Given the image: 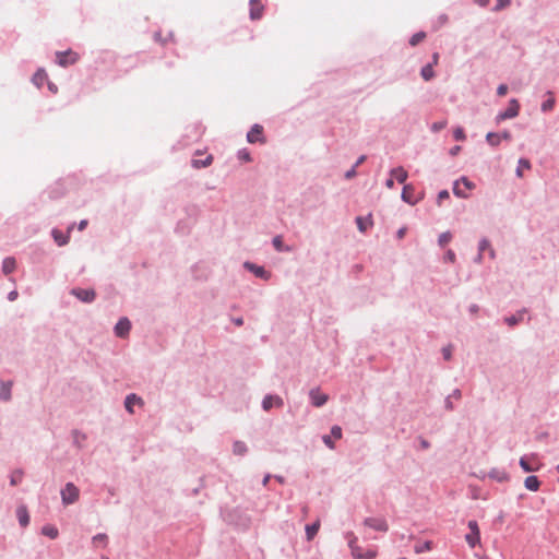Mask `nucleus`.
<instances>
[{
    "label": "nucleus",
    "mask_w": 559,
    "mask_h": 559,
    "mask_svg": "<svg viewBox=\"0 0 559 559\" xmlns=\"http://www.w3.org/2000/svg\"><path fill=\"white\" fill-rule=\"evenodd\" d=\"M431 549H432V542H430V540L425 542L421 546H416L415 547V551L417 554L430 551Z\"/></svg>",
    "instance_id": "ea45409f"
},
{
    "label": "nucleus",
    "mask_w": 559,
    "mask_h": 559,
    "mask_svg": "<svg viewBox=\"0 0 559 559\" xmlns=\"http://www.w3.org/2000/svg\"><path fill=\"white\" fill-rule=\"evenodd\" d=\"M385 186L389 188V189H392L394 187V179L391 177L386 180L385 182Z\"/></svg>",
    "instance_id": "bf43d9fd"
},
{
    "label": "nucleus",
    "mask_w": 559,
    "mask_h": 559,
    "mask_svg": "<svg viewBox=\"0 0 559 559\" xmlns=\"http://www.w3.org/2000/svg\"><path fill=\"white\" fill-rule=\"evenodd\" d=\"M402 199L409 204H415L419 201V198L415 197V189L412 185L404 186Z\"/></svg>",
    "instance_id": "4468645a"
},
{
    "label": "nucleus",
    "mask_w": 559,
    "mask_h": 559,
    "mask_svg": "<svg viewBox=\"0 0 559 559\" xmlns=\"http://www.w3.org/2000/svg\"><path fill=\"white\" fill-rule=\"evenodd\" d=\"M453 136L456 141H463L465 140V133H464V130L462 128H456L454 131H453Z\"/></svg>",
    "instance_id": "37998d69"
},
{
    "label": "nucleus",
    "mask_w": 559,
    "mask_h": 559,
    "mask_svg": "<svg viewBox=\"0 0 559 559\" xmlns=\"http://www.w3.org/2000/svg\"><path fill=\"white\" fill-rule=\"evenodd\" d=\"M320 528V521L317 520L313 524L306 526V535L307 539L311 540L317 535L318 531Z\"/></svg>",
    "instance_id": "a878e982"
},
{
    "label": "nucleus",
    "mask_w": 559,
    "mask_h": 559,
    "mask_svg": "<svg viewBox=\"0 0 559 559\" xmlns=\"http://www.w3.org/2000/svg\"><path fill=\"white\" fill-rule=\"evenodd\" d=\"M475 188V183L468 180L466 177H462L460 180L454 182L453 193L459 198H468L467 191Z\"/></svg>",
    "instance_id": "f257e3e1"
},
{
    "label": "nucleus",
    "mask_w": 559,
    "mask_h": 559,
    "mask_svg": "<svg viewBox=\"0 0 559 559\" xmlns=\"http://www.w3.org/2000/svg\"><path fill=\"white\" fill-rule=\"evenodd\" d=\"M323 442L330 448L334 449V443L331 440V436H323Z\"/></svg>",
    "instance_id": "8fccbe9b"
},
{
    "label": "nucleus",
    "mask_w": 559,
    "mask_h": 559,
    "mask_svg": "<svg viewBox=\"0 0 559 559\" xmlns=\"http://www.w3.org/2000/svg\"><path fill=\"white\" fill-rule=\"evenodd\" d=\"M489 478L495 479L499 483H504L509 480V475L506 471L500 468H492L489 474Z\"/></svg>",
    "instance_id": "dca6fc26"
},
{
    "label": "nucleus",
    "mask_w": 559,
    "mask_h": 559,
    "mask_svg": "<svg viewBox=\"0 0 559 559\" xmlns=\"http://www.w3.org/2000/svg\"><path fill=\"white\" fill-rule=\"evenodd\" d=\"M135 404H139V405L143 404L141 397L136 396L135 394L128 395L126 399L124 405H126V408L130 413H133V405H135Z\"/></svg>",
    "instance_id": "412c9836"
},
{
    "label": "nucleus",
    "mask_w": 559,
    "mask_h": 559,
    "mask_svg": "<svg viewBox=\"0 0 559 559\" xmlns=\"http://www.w3.org/2000/svg\"><path fill=\"white\" fill-rule=\"evenodd\" d=\"M16 514L22 526H26L29 523V515L25 507H20L16 511Z\"/></svg>",
    "instance_id": "5701e85b"
},
{
    "label": "nucleus",
    "mask_w": 559,
    "mask_h": 559,
    "mask_svg": "<svg viewBox=\"0 0 559 559\" xmlns=\"http://www.w3.org/2000/svg\"><path fill=\"white\" fill-rule=\"evenodd\" d=\"M511 0H497L496 10H501L510 4Z\"/></svg>",
    "instance_id": "de8ad7c7"
},
{
    "label": "nucleus",
    "mask_w": 559,
    "mask_h": 559,
    "mask_svg": "<svg viewBox=\"0 0 559 559\" xmlns=\"http://www.w3.org/2000/svg\"><path fill=\"white\" fill-rule=\"evenodd\" d=\"M310 399H311V403L316 406V407H320L322 405H324L328 401V395L322 393L320 390L318 389H313L310 391Z\"/></svg>",
    "instance_id": "ddd939ff"
},
{
    "label": "nucleus",
    "mask_w": 559,
    "mask_h": 559,
    "mask_svg": "<svg viewBox=\"0 0 559 559\" xmlns=\"http://www.w3.org/2000/svg\"><path fill=\"white\" fill-rule=\"evenodd\" d=\"M520 466L524 472H536L542 467V463L536 454H530L520 459Z\"/></svg>",
    "instance_id": "20e7f679"
},
{
    "label": "nucleus",
    "mask_w": 559,
    "mask_h": 559,
    "mask_svg": "<svg viewBox=\"0 0 559 559\" xmlns=\"http://www.w3.org/2000/svg\"><path fill=\"white\" fill-rule=\"evenodd\" d=\"M522 319H523V313H520V316H519V317H516V316H511V317L506 318V322H507L510 326H513V325H515V324L519 322V320H522Z\"/></svg>",
    "instance_id": "79ce46f5"
},
{
    "label": "nucleus",
    "mask_w": 559,
    "mask_h": 559,
    "mask_svg": "<svg viewBox=\"0 0 559 559\" xmlns=\"http://www.w3.org/2000/svg\"><path fill=\"white\" fill-rule=\"evenodd\" d=\"M15 267H16V261L14 258L8 257L3 260L2 271L4 274L12 273L15 270Z\"/></svg>",
    "instance_id": "4be33fe9"
},
{
    "label": "nucleus",
    "mask_w": 559,
    "mask_h": 559,
    "mask_svg": "<svg viewBox=\"0 0 559 559\" xmlns=\"http://www.w3.org/2000/svg\"><path fill=\"white\" fill-rule=\"evenodd\" d=\"M391 177L396 179L400 183H404L407 179V171L403 167H396L391 170Z\"/></svg>",
    "instance_id": "a211bd4d"
},
{
    "label": "nucleus",
    "mask_w": 559,
    "mask_h": 559,
    "mask_svg": "<svg viewBox=\"0 0 559 559\" xmlns=\"http://www.w3.org/2000/svg\"><path fill=\"white\" fill-rule=\"evenodd\" d=\"M49 90H50L52 93H56V92H57V87H56L53 84H51V83H49Z\"/></svg>",
    "instance_id": "69168bd1"
},
{
    "label": "nucleus",
    "mask_w": 559,
    "mask_h": 559,
    "mask_svg": "<svg viewBox=\"0 0 559 559\" xmlns=\"http://www.w3.org/2000/svg\"><path fill=\"white\" fill-rule=\"evenodd\" d=\"M442 355H443L445 360H450L451 356H452V346L449 345V346L443 347L442 348Z\"/></svg>",
    "instance_id": "a18cd8bd"
},
{
    "label": "nucleus",
    "mask_w": 559,
    "mask_h": 559,
    "mask_svg": "<svg viewBox=\"0 0 559 559\" xmlns=\"http://www.w3.org/2000/svg\"><path fill=\"white\" fill-rule=\"evenodd\" d=\"M93 544L94 546L98 547V546H106L107 544V535L105 534H98L96 536L93 537Z\"/></svg>",
    "instance_id": "f704fd0d"
},
{
    "label": "nucleus",
    "mask_w": 559,
    "mask_h": 559,
    "mask_svg": "<svg viewBox=\"0 0 559 559\" xmlns=\"http://www.w3.org/2000/svg\"><path fill=\"white\" fill-rule=\"evenodd\" d=\"M273 246L277 251H288L289 248L284 247L282 236H276L273 239Z\"/></svg>",
    "instance_id": "c9c22d12"
},
{
    "label": "nucleus",
    "mask_w": 559,
    "mask_h": 559,
    "mask_svg": "<svg viewBox=\"0 0 559 559\" xmlns=\"http://www.w3.org/2000/svg\"><path fill=\"white\" fill-rule=\"evenodd\" d=\"M531 168V163L530 160L527 159H524V158H521L519 160V166H518V169H516V175L519 177H522L523 176V170L524 169H530Z\"/></svg>",
    "instance_id": "7c9ffc66"
},
{
    "label": "nucleus",
    "mask_w": 559,
    "mask_h": 559,
    "mask_svg": "<svg viewBox=\"0 0 559 559\" xmlns=\"http://www.w3.org/2000/svg\"><path fill=\"white\" fill-rule=\"evenodd\" d=\"M451 239H452V235H451V233L445 231V233H442V234L439 236V240H438V241H439V245H440L441 247H444V246H447V245L451 241Z\"/></svg>",
    "instance_id": "4c0bfd02"
},
{
    "label": "nucleus",
    "mask_w": 559,
    "mask_h": 559,
    "mask_svg": "<svg viewBox=\"0 0 559 559\" xmlns=\"http://www.w3.org/2000/svg\"><path fill=\"white\" fill-rule=\"evenodd\" d=\"M238 157H239V159H240V160H242V162H245V163H248V162H250V160H251L250 153H249L246 148L240 150V151L238 152Z\"/></svg>",
    "instance_id": "a19ab883"
},
{
    "label": "nucleus",
    "mask_w": 559,
    "mask_h": 559,
    "mask_svg": "<svg viewBox=\"0 0 559 559\" xmlns=\"http://www.w3.org/2000/svg\"><path fill=\"white\" fill-rule=\"evenodd\" d=\"M445 260L449 262H454L455 253L452 250H448V252L445 254Z\"/></svg>",
    "instance_id": "603ef678"
},
{
    "label": "nucleus",
    "mask_w": 559,
    "mask_h": 559,
    "mask_svg": "<svg viewBox=\"0 0 559 559\" xmlns=\"http://www.w3.org/2000/svg\"><path fill=\"white\" fill-rule=\"evenodd\" d=\"M405 233H406V228H405V227H402V228L397 231V238H399V239H402V238L405 236Z\"/></svg>",
    "instance_id": "052dcab7"
},
{
    "label": "nucleus",
    "mask_w": 559,
    "mask_h": 559,
    "mask_svg": "<svg viewBox=\"0 0 559 559\" xmlns=\"http://www.w3.org/2000/svg\"><path fill=\"white\" fill-rule=\"evenodd\" d=\"M212 162H213V156L206 155L205 158H201V159L194 158V159H192L191 163L194 168H201V167L210 166L212 164Z\"/></svg>",
    "instance_id": "393cba45"
},
{
    "label": "nucleus",
    "mask_w": 559,
    "mask_h": 559,
    "mask_svg": "<svg viewBox=\"0 0 559 559\" xmlns=\"http://www.w3.org/2000/svg\"><path fill=\"white\" fill-rule=\"evenodd\" d=\"M235 323H236L237 325H242L243 320H242L241 318L236 319V320H235Z\"/></svg>",
    "instance_id": "774afa93"
},
{
    "label": "nucleus",
    "mask_w": 559,
    "mask_h": 559,
    "mask_svg": "<svg viewBox=\"0 0 559 559\" xmlns=\"http://www.w3.org/2000/svg\"><path fill=\"white\" fill-rule=\"evenodd\" d=\"M365 525L380 532H386L389 530L388 523L381 518H368L365 520Z\"/></svg>",
    "instance_id": "9d476101"
},
{
    "label": "nucleus",
    "mask_w": 559,
    "mask_h": 559,
    "mask_svg": "<svg viewBox=\"0 0 559 559\" xmlns=\"http://www.w3.org/2000/svg\"><path fill=\"white\" fill-rule=\"evenodd\" d=\"M349 547L352 550V555L356 559H373L377 556V551L373 549H368L366 551L362 550L360 546L357 545V539L354 537L349 540Z\"/></svg>",
    "instance_id": "f03ea898"
},
{
    "label": "nucleus",
    "mask_w": 559,
    "mask_h": 559,
    "mask_svg": "<svg viewBox=\"0 0 559 559\" xmlns=\"http://www.w3.org/2000/svg\"><path fill=\"white\" fill-rule=\"evenodd\" d=\"M445 126H447V122H445V121H443V122H437V123H433V124H432V130H433V131H439V130L443 129Z\"/></svg>",
    "instance_id": "3c124183"
},
{
    "label": "nucleus",
    "mask_w": 559,
    "mask_h": 559,
    "mask_svg": "<svg viewBox=\"0 0 559 559\" xmlns=\"http://www.w3.org/2000/svg\"><path fill=\"white\" fill-rule=\"evenodd\" d=\"M549 98L542 104V110L543 111H549L555 106V98L552 96V93L548 92Z\"/></svg>",
    "instance_id": "473e14b6"
},
{
    "label": "nucleus",
    "mask_w": 559,
    "mask_h": 559,
    "mask_svg": "<svg viewBox=\"0 0 559 559\" xmlns=\"http://www.w3.org/2000/svg\"><path fill=\"white\" fill-rule=\"evenodd\" d=\"M131 329V323L127 318H122L118 321V323L115 326V333L119 337H124L128 335L129 331Z\"/></svg>",
    "instance_id": "9b49d317"
},
{
    "label": "nucleus",
    "mask_w": 559,
    "mask_h": 559,
    "mask_svg": "<svg viewBox=\"0 0 559 559\" xmlns=\"http://www.w3.org/2000/svg\"><path fill=\"white\" fill-rule=\"evenodd\" d=\"M79 488L74 484L68 483L61 490L62 502L64 504L75 502L79 499Z\"/></svg>",
    "instance_id": "39448f33"
},
{
    "label": "nucleus",
    "mask_w": 559,
    "mask_h": 559,
    "mask_svg": "<svg viewBox=\"0 0 559 559\" xmlns=\"http://www.w3.org/2000/svg\"><path fill=\"white\" fill-rule=\"evenodd\" d=\"M366 160V156L362 155L358 158V160L355 164V167H358L360 164H362Z\"/></svg>",
    "instance_id": "e2e57ef3"
},
{
    "label": "nucleus",
    "mask_w": 559,
    "mask_h": 559,
    "mask_svg": "<svg viewBox=\"0 0 559 559\" xmlns=\"http://www.w3.org/2000/svg\"><path fill=\"white\" fill-rule=\"evenodd\" d=\"M486 140L487 142L492 145V146H497L500 144L501 142V135L499 133H495V132H489L487 135H486Z\"/></svg>",
    "instance_id": "c756f323"
},
{
    "label": "nucleus",
    "mask_w": 559,
    "mask_h": 559,
    "mask_svg": "<svg viewBox=\"0 0 559 559\" xmlns=\"http://www.w3.org/2000/svg\"><path fill=\"white\" fill-rule=\"evenodd\" d=\"M56 58L59 66L68 67L78 62L79 55L72 50L58 51Z\"/></svg>",
    "instance_id": "423d86ee"
},
{
    "label": "nucleus",
    "mask_w": 559,
    "mask_h": 559,
    "mask_svg": "<svg viewBox=\"0 0 559 559\" xmlns=\"http://www.w3.org/2000/svg\"><path fill=\"white\" fill-rule=\"evenodd\" d=\"M421 78L425 81H430L435 76L432 64H427L421 69Z\"/></svg>",
    "instance_id": "c85d7f7f"
},
{
    "label": "nucleus",
    "mask_w": 559,
    "mask_h": 559,
    "mask_svg": "<svg viewBox=\"0 0 559 559\" xmlns=\"http://www.w3.org/2000/svg\"><path fill=\"white\" fill-rule=\"evenodd\" d=\"M426 38V33L425 32H418L416 34H414L411 39H409V44L412 46H416L418 45L419 43H421L424 39Z\"/></svg>",
    "instance_id": "2f4dec72"
},
{
    "label": "nucleus",
    "mask_w": 559,
    "mask_h": 559,
    "mask_svg": "<svg viewBox=\"0 0 559 559\" xmlns=\"http://www.w3.org/2000/svg\"><path fill=\"white\" fill-rule=\"evenodd\" d=\"M499 134L501 135V140H502V139H503V140H508V141H509V140H511V134H510V132H508V131H504V132L499 133Z\"/></svg>",
    "instance_id": "4d7b16f0"
},
{
    "label": "nucleus",
    "mask_w": 559,
    "mask_h": 559,
    "mask_svg": "<svg viewBox=\"0 0 559 559\" xmlns=\"http://www.w3.org/2000/svg\"><path fill=\"white\" fill-rule=\"evenodd\" d=\"M263 4L260 0H250V17L252 20H259L263 13Z\"/></svg>",
    "instance_id": "2eb2a0df"
},
{
    "label": "nucleus",
    "mask_w": 559,
    "mask_h": 559,
    "mask_svg": "<svg viewBox=\"0 0 559 559\" xmlns=\"http://www.w3.org/2000/svg\"><path fill=\"white\" fill-rule=\"evenodd\" d=\"M41 532L44 535H46L50 538H56L58 536V530L55 526H50V525L44 526Z\"/></svg>",
    "instance_id": "72a5a7b5"
},
{
    "label": "nucleus",
    "mask_w": 559,
    "mask_h": 559,
    "mask_svg": "<svg viewBox=\"0 0 559 559\" xmlns=\"http://www.w3.org/2000/svg\"><path fill=\"white\" fill-rule=\"evenodd\" d=\"M519 111H520V104L516 99H511L510 103H509V107L503 111V112H500L497 117H496V120L497 122H501L506 119H512V118H515L518 115H519Z\"/></svg>",
    "instance_id": "0eeeda50"
},
{
    "label": "nucleus",
    "mask_w": 559,
    "mask_h": 559,
    "mask_svg": "<svg viewBox=\"0 0 559 559\" xmlns=\"http://www.w3.org/2000/svg\"><path fill=\"white\" fill-rule=\"evenodd\" d=\"M247 452V447L243 442L241 441H236L234 443V453L237 454V455H242Z\"/></svg>",
    "instance_id": "e433bc0d"
},
{
    "label": "nucleus",
    "mask_w": 559,
    "mask_h": 559,
    "mask_svg": "<svg viewBox=\"0 0 559 559\" xmlns=\"http://www.w3.org/2000/svg\"><path fill=\"white\" fill-rule=\"evenodd\" d=\"M331 435L335 439L342 438V428L340 426H333L331 429Z\"/></svg>",
    "instance_id": "c03bdc74"
},
{
    "label": "nucleus",
    "mask_w": 559,
    "mask_h": 559,
    "mask_svg": "<svg viewBox=\"0 0 559 559\" xmlns=\"http://www.w3.org/2000/svg\"><path fill=\"white\" fill-rule=\"evenodd\" d=\"M12 382L2 381L0 385V400L8 402L11 399Z\"/></svg>",
    "instance_id": "f3484780"
},
{
    "label": "nucleus",
    "mask_w": 559,
    "mask_h": 559,
    "mask_svg": "<svg viewBox=\"0 0 559 559\" xmlns=\"http://www.w3.org/2000/svg\"><path fill=\"white\" fill-rule=\"evenodd\" d=\"M47 80V73L45 72V70H38L34 75H33V83L37 86V87H41L43 84L45 83V81Z\"/></svg>",
    "instance_id": "b1692460"
},
{
    "label": "nucleus",
    "mask_w": 559,
    "mask_h": 559,
    "mask_svg": "<svg viewBox=\"0 0 559 559\" xmlns=\"http://www.w3.org/2000/svg\"><path fill=\"white\" fill-rule=\"evenodd\" d=\"M452 396L459 400L461 397V391L460 390H455L453 392Z\"/></svg>",
    "instance_id": "0e129e2a"
},
{
    "label": "nucleus",
    "mask_w": 559,
    "mask_h": 559,
    "mask_svg": "<svg viewBox=\"0 0 559 559\" xmlns=\"http://www.w3.org/2000/svg\"><path fill=\"white\" fill-rule=\"evenodd\" d=\"M23 479V472L22 471H14L11 475V485L15 486L20 484Z\"/></svg>",
    "instance_id": "58836bf2"
},
{
    "label": "nucleus",
    "mask_w": 559,
    "mask_h": 559,
    "mask_svg": "<svg viewBox=\"0 0 559 559\" xmlns=\"http://www.w3.org/2000/svg\"><path fill=\"white\" fill-rule=\"evenodd\" d=\"M357 227L361 233H365L370 226H372V219L369 215L368 217L358 216L356 218Z\"/></svg>",
    "instance_id": "aec40b11"
},
{
    "label": "nucleus",
    "mask_w": 559,
    "mask_h": 559,
    "mask_svg": "<svg viewBox=\"0 0 559 559\" xmlns=\"http://www.w3.org/2000/svg\"><path fill=\"white\" fill-rule=\"evenodd\" d=\"M246 266L248 269H250L258 277L265 278V280H267L270 277V274L262 266H257V265L249 264V263H246Z\"/></svg>",
    "instance_id": "bb28decb"
},
{
    "label": "nucleus",
    "mask_w": 559,
    "mask_h": 559,
    "mask_svg": "<svg viewBox=\"0 0 559 559\" xmlns=\"http://www.w3.org/2000/svg\"><path fill=\"white\" fill-rule=\"evenodd\" d=\"M450 194L447 190H442L438 193V198H437V201H438V204L441 205L442 201L445 200V199H449Z\"/></svg>",
    "instance_id": "49530a36"
},
{
    "label": "nucleus",
    "mask_w": 559,
    "mask_h": 559,
    "mask_svg": "<svg viewBox=\"0 0 559 559\" xmlns=\"http://www.w3.org/2000/svg\"><path fill=\"white\" fill-rule=\"evenodd\" d=\"M524 486L531 491H537L540 487V481L536 476H528L524 480Z\"/></svg>",
    "instance_id": "6ab92c4d"
},
{
    "label": "nucleus",
    "mask_w": 559,
    "mask_h": 559,
    "mask_svg": "<svg viewBox=\"0 0 559 559\" xmlns=\"http://www.w3.org/2000/svg\"><path fill=\"white\" fill-rule=\"evenodd\" d=\"M17 296H19L16 290H12V292L9 293L8 299L10 301H14L17 298Z\"/></svg>",
    "instance_id": "6e6d98bb"
},
{
    "label": "nucleus",
    "mask_w": 559,
    "mask_h": 559,
    "mask_svg": "<svg viewBox=\"0 0 559 559\" xmlns=\"http://www.w3.org/2000/svg\"><path fill=\"white\" fill-rule=\"evenodd\" d=\"M247 140L249 143H265V139L263 136V127L260 124H254L248 132Z\"/></svg>",
    "instance_id": "6e6552de"
},
{
    "label": "nucleus",
    "mask_w": 559,
    "mask_h": 559,
    "mask_svg": "<svg viewBox=\"0 0 559 559\" xmlns=\"http://www.w3.org/2000/svg\"><path fill=\"white\" fill-rule=\"evenodd\" d=\"M52 237L55 241L58 243V246H64L69 242V236L63 235L60 230L53 229L52 230Z\"/></svg>",
    "instance_id": "cd10ccee"
},
{
    "label": "nucleus",
    "mask_w": 559,
    "mask_h": 559,
    "mask_svg": "<svg viewBox=\"0 0 559 559\" xmlns=\"http://www.w3.org/2000/svg\"><path fill=\"white\" fill-rule=\"evenodd\" d=\"M489 247V241L484 239L480 241L479 243V251L483 252L484 250H486L487 248Z\"/></svg>",
    "instance_id": "5fc2aeb1"
},
{
    "label": "nucleus",
    "mask_w": 559,
    "mask_h": 559,
    "mask_svg": "<svg viewBox=\"0 0 559 559\" xmlns=\"http://www.w3.org/2000/svg\"><path fill=\"white\" fill-rule=\"evenodd\" d=\"M421 447H423L424 449H427V448L429 447V443H428L426 440H423V441H421Z\"/></svg>",
    "instance_id": "338daca9"
},
{
    "label": "nucleus",
    "mask_w": 559,
    "mask_h": 559,
    "mask_svg": "<svg viewBox=\"0 0 559 559\" xmlns=\"http://www.w3.org/2000/svg\"><path fill=\"white\" fill-rule=\"evenodd\" d=\"M86 225H87V221H85V219L81 221L79 224V230H84Z\"/></svg>",
    "instance_id": "680f3d73"
},
{
    "label": "nucleus",
    "mask_w": 559,
    "mask_h": 559,
    "mask_svg": "<svg viewBox=\"0 0 559 559\" xmlns=\"http://www.w3.org/2000/svg\"><path fill=\"white\" fill-rule=\"evenodd\" d=\"M507 92H508V86L506 84H501L497 88V94L499 96H504L507 94Z\"/></svg>",
    "instance_id": "09e8293b"
},
{
    "label": "nucleus",
    "mask_w": 559,
    "mask_h": 559,
    "mask_svg": "<svg viewBox=\"0 0 559 559\" xmlns=\"http://www.w3.org/2000/svg\"><path fill=\"white\" fill-rule=\"evenodd\" d=\"M438 61H439V53L435 52L432 55V62L430 64H432V67H433V66L438 64Z\"/></svg>",
    "instance_id": "13d9d810"
},
{
    "label": "nucleus",
    "mask_w": 559,
    "mask_h": 559,
    "mask_svg": "<svg viewBox=\"0 0 559 559\" xmlns=\"http://www.w3.org/2000/svg\"><path fill=\"white\" fill-rule=\"evenodd\" d=\"M282 407L283 400L277 395H266L262 402L264 411H270L272 407Z\"/></svg>",
    "instance_id": "f8f14e48"
},
{
    "label": "nucleus",
    "mask_w": 559,
    "mask_h": 559,
    "mask_svg": "<svg viewBox=\"0 0 559 559\" xmlns=\"http://www.w3.org/2000/svg\"><path fill=\"white\" fill-rule=\"evenodd\" d=\"M71 294L84 302H92L96 297L94 289L73 288Z\"/></svg>",
    "instance_id": "1a4fd4ad"
},
{
    "label": "nucleus",
    "mask_w": 559,
    "mask_h": 559,
    "mask_svg": "<svg viewBox=\"0 0 559 559\" xmlns=\"http://www.w3.org/2000/svg\"><path fill=\"white\" fill-rule=\"evenodd\" d=\"M469 533L465 535V540L471 548H475L480 543V531L476 521L468 522Z\"/></svg>",
    "instance_id": "7ed1b4c3"
},
{
    "label": "nucleus",
    "mask_w": 559,
    "mask_h": 559,
    "mask_svg": "<svg viewBox=\"0 0 559 559\" xmlns=\"http://www.w3.org/2000/svg\"><path fill=\"white\" fill-rule=\"evenodd\" d=\"M355 176H356V167L355 166L352 169H349L348 171H346V174H345L346 179H352Z\"/></svg>",
    "instance_id": "864d4df0"
}]
</instances>
